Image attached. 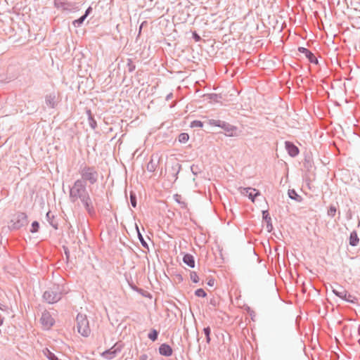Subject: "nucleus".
I'll use <instances>...</instances> for the list:
<instances>
[{"label":"nucleus","instance_id":"nucleus-20","mask_svg":"<svg viewBox=\"0 0 360 360\" xmlns=\"http://www.w3.org/2000/svg\"><path fill=\"white\" fill-rule=\"evenodd\" d=\"M195 294L196 296L198 297H206L207 294L206 292H205V290L203 289H198L195 292Z\"/></svg>","mask_w":360,"mask_h":360},{"label":"nucleus","instance_id":"nucleus-24","mask_svg":"<svg viewBox=\"0 0 360 360\" xmlns=\"http://www.w3.org/2000/svg\"><path fill=\"white\" fill-rule=\"evenodd\" d=\"M39 223L37 221H34L32 224L31 232L32 233L37 232L39 229Z\"/></svg>","mask_w":360,"mask_h":360},{"label":"nucleus","instance_id":"nucleus-28","mask_svg":"<svg viewBox=\"0 0 360 360\" xmlns=\"http://www.w3.org/2000/svg\"><path fill=\"white\" fill-rule=\"evenodd\" d=\"M262 214H263V218L264 219L268 220V221L271 220V218L269 217V213L266 210H263Z\"/></svg>","mask_w":360,"mask_h":360},{"label":"nucleus","instance_id":"nucleus-13","mask_svg":"<svg viewBox=\"0 0 360 360\" xmlns=\"http://www.w3.org/2000/svg\"><path fill=\"white\" fill-rule=\"evenodd\" d=\"M91 10V8L89 7L86 11V13L82 16L81 18H79V19L77 20H75L73 21V25L77 27L78 25H79L80 24H82L83 22V21L84 20V19L86 18V16L89 15L90 11Z\"/></svg>","mask_w":360,"mask_h":360},{"label":"nucleus","instance_id":"nucleus-8","mask_svg":"<svg viewBox=\"0 0 360 360\" xmlns=\"http://www.w3.org/2000/svg\"><path fill=\"white\" fill-rule=\"evenodd\" d=\"M240 193L243 195H246L250 199L254 202V198L260 195L259 192L255 188H240Z\"/></svg>","mask_w":360,"mask_h":360},{"label":"nucleus","instance_id":"nucleus-6","mask_svg":"<svg viewBox=\"0 0 360 360\" xmlns=\"http://www.w3.org/2000/svg\"><path fill=\"white\" fill-rule=\"evenodd\" d=\"M41 323L45 329H49L54 323V319L49 312L43 313Z\"/></svg>","mask_w":360,"mask_h":360},{"label":"nucleus","instance_id":"nucleus-10","mask_svg":"<svg viewBox=\"0 0 360 360\" xmlns=\"http://www.w3.org/2000/svg\"><path fill=\"white\" fill-rule=\"evenodd\" d=\"M159 352L161 354L165 356H171L172 354V349L171 347L166 344H162L159 348Z\"/></svg>","mask_w":360,"mask_h":360},{"label":"nucleus","instance_id":"nucleus-3","mask_svg":"<svg viewBox=\"0 0 360 360\" xmlns=\"http://www.w3.org/2000/svg\"><path fill=\"white\" fill-rule=\"evenodd\" d=\"M82 180L88 181L91 184H94L97 181L98 174L97 172L90 167H84L81 172Z\"/></svg>","mask_w":360,"mask_h":360},{"label":"nucleus","instance_id":"nucleus-14","mask_svg":"<svg viewBox=\"0 0 360 360\" xmlns=\"http://www.w3.org/2000/svg\"><path fill=\"white\" fill-rule=\"evenodd\" d=\"M358 242L359 238L357 234L355 232L352 233L349 237V244L352 246H355L357 245Z\"/></svg>","mask_w":360,"mask_h":360},{"label":"nucleus","instance_id":"nucleus-12","mask_svg":"<svg viewBox=\"0 0 360 360\" xmlns=\"http://www.w3.org/2000/svg\"><path fill=\"white\" fill-rule=\"evenodd\" d=\"M158 166V162H155L151 159L149 162L147 164V170L150 172H154Z\"/></svg>","mask_w":360,"mask_h":360},{"label":"nucleus","instance_id":"nucleus-22","mask_svg":"<svg viewBox=\"0 0 360 360\" xmlns=\"http://www.w3.org/2000/svg\"><path fill=\"white\" fill-rule=\"evenodd\" d=\"M210 328L209 327H207V328H204V333L206 335V341L207 342H210Z\"/></svg>","mask_w":360,"mask_h":360},{"label":"nucleus","instance_id":"nucleus-5","mask_svg":"<svg viewBox=\"0 0 360 360\" xmlns=\"http://www.w3.org/2000/svg\"><path fill=\"white\" fill-rule=\"evenodd\" d=\"M116 345H117L115 344L110 349L103 352L101 354V356L107 360H111L114 359L116 356L117 352L120 351V349L117 347Z\"/></svg>","mask_w":360,"mask_h":360},{"label":"nucleus","instance_id":"nucleus-21","mask_svg":"<svg viewBox=\"0 0 360 360\" xmlns=\"http://www.w3.org/2000/svg\"><path fill=\"white\" fill-rule=\"evenodd\" d=\"M148 338L153 340L155 341L158 338V332L155 330H153L149 334Z\"/></svg>","mask_w":360,"mask_h":360},{"label":"nucleus","instance_id":"nucleus-27","mask_svg":"<svg viewBox=\"0 0 360 360\" xmlns=\"http://www.w3.org/2000/svg\"><path fill=\"white\" fill-rule=\"evenodd\" d=\"M136 230H137V232H138L139 238L140 239V240H141V243H142L143 245H145V244H146V243H145V241H144V240H143V238L142 235H141V233L139 232V227H138V226H137V225L136 226Z\"/></svg>","mask_w":360,"mask_h":360},{"label":"nucleus","instance_id":"nucleus-19","mask_svg":"<svg viewBox=\"0 0 360 360\" xmlns=\"http://www.w3.org/2000/svg\"><path fill=\"white\" fill-rule=\"evenodd\" d=\"M288 195H289L290 198H291L292 199H295L298 201H300L301 200L300 197L296 193V192L294 190H289Z\"/></svg>","mask_w":360,"mask_h":360},{"label":"nucleus","instance_id":"nucleus-30","mask_svg":"<svg viewBox=\"0 0 360 360\" xmlns=\"http://www.w3.org/2000/svg\"><path fill=\"white\" fill-rule=\"evenodd\" d=\"M131 205L135 207L136 206V197L134 195H131Z\"/></svg>","mask_w":360,"mask_h":360},{"label":"nucleus","instance_id":"nucleus-1","mask_svg":"<svg viewBox=\"0 0 360 360\" xmlns=\"http://www.w3.org/2000/svg\"><path fill=\"white\" fill-rule=\"evenodd\" d=\"M86 185L83 180H77L70 189V197L75 200L80 198L84 205L89 207L91 205V199L86 192Z\"/></svg>","mask_w":360,"mask_h":360},{"label":"nucleus","instance_id":"nucleus-15","mask_svg":"<svg viewBox=\"0 0 360 360\" xmlns=\"http://www.w3.org/2000/svg\"><path fill=\"white\" fill-rule=\"evenodd\" d=\"M304 56H305V57L309 59V60L311 63H315V64L318 63L317 58L314 56V54L311 51H309L308 52H307V54H305Z\"/></svg>","mask_w":360,"mask_h":360},{"label":"nucleus","instance_id":"nucleus-11","mask_svg":"<svg viewBox=\"0 0 360 360\" xmlns=\"http://www.w3.org/2000/svg\"><path fill=\"white\" fill-rule=\"evenodd\" d=\"M183 261L185 264H186L191 268H193L195 266V261L193 257L191 255H185L183 258Z\"/></svg>","mask_w":360,"mask_h":360},{"label":"nucleus","instance_id":"nucleus-2","mask_svg":"<svg viewBox=\"0 0 360 360\" xmlns=\"http://www.w3.org/2000/svg\"><path fill=\"white\" fill-rule=\"evenodd\" d=\"M77 332L84 337H88L91 333L89 321L85 314H79L76 318Z\"/></svg>","mask_w":360,"mask_h":360},{"label":"nucleus","instance_id":"nucleus-25","mask_svg":"<svg viewBox=\"0 0 360 360\" xmlns=\"http://www.w3.org/2000/svg\"><path fill=\"white\" fill-rule=\"evenodd\" d=\"M190 276L193 282L198 283L199 281L198 276L195 272H191Z\"/></svg>","mask_w":360,"mask_h":360},{"label":"nucleus","instance_id":"nucleus-26","mask_svg":"<svg viewBox=\"0 0 360 360\" xmlns=\"http://www.w3.org/2000/svg\"><path fill=\"white\" fill-rule=\"evenodd\" d=\"M335 212H336V208L335 207H330V209L328 210V215L333 217V216H335Z\"/></svg>","mask_w":360,"mask_h":360},{"label":"nucleus","instance_id":"nucleus-29","mask_svg":"<svg viewBox=\"0 0 360 360\" xmlns=\"http://www.w3.org/2000/svg\"><path fill=\"white\" fill-rule=\"evenodd\" d=\"M298 51L300 53H303L304 55H305V54H307V52L309 51V50H307V49H305L303 46H300L299 49H298Z\"/></svg>","mask_w":360,"mask_h":360},{"label":"nucleus","instance_id":"nucleus-7","mask_svg":"<svg viewBox=\"0 0 360 360\" xmlns=\"http://www.w3.org/2000/svg\"><path fill=\"white\" fill-rule=\"evenodd\" d=\"M221 128L223 129L225 131V135L228 136H233L236 135L237 127L233 126L229 123L223 122L221 126Z\"/></svg>","mask_w":360,"mask_h":360},{"label":"nucleus","instance_id":"nucleus-16","mask_svg":"<svg viewBox=\"0 0 360 360\" xmlns=\"http://www.w3.org/2000/svg\"><path fill=\"white\" fill-rule=\"evenodd\" d=\"M189 139V136L188 134L186 133H181L179 136V141L180 143H186Z\"/></svg>","mask_w":360,"mask_h":360},{"label":"nucleus","instance_id":"nucleus-31","mask_svg":"<svg viewBox=\"0 0 360 360\" xmlns=\"http://www.w3.org/2000/svg\"><path fill=\"white\" fill-rule=\"evenodd\" d=\"M194 37L196 39V41H198L200 38L196 34H194Z\"/></svg>","mask_w":360,"mask_h":360},{"label":"nucleus","instance_id":"nucleus-32","mask_svg":"<svg viewBox=\"0 0 360 360\" xmlns=\"http://www.w3.org/2000/svg\"><path fill=\"white\" fill-rule=\"evenodd\" d=\"M208 284H209V285H212V282H209V283H208Z\"/></svg>","mask_w":360,"mask_h":360},{"label":"nucleus","instance_id":"nucleus-18","mask_svg":"<svg viewBox=\"0 0 360 360\" xmlns=\"http://www.w3.org/2000/svg\"><path fill=\"white\" fill-rule=\"evenodd\" d=\"M333 292L338 295V297L342 298V299H347V292L345 290H342L341 291H338L337 290H333Z\"/></svg>","mask_w":360,"mask_h":360},{"label":"nucleus","instance_id":"nucleus-33","mask_svg":"<svg viewBox=\"0 0 360 360\" xmlns=\"http://www.w3.org/2000/svg\"><path fill=\"white\" fill-rule=\"evenodd\" d=\"M1 334V330L0 329V335Z\"/></svg>","mask_w":360,"mask_h":360},{"label":"nucleus","instance_id":"nucleus-17","mask_svg":"<svg viewBox=\"0 0 360 360\" xmlns=\"http://www.w3.org/2000/svg\"><path fill=\"white\" fill-rule=\"evenodd\" d=\"M222 121L221 120H209L207 123L211 125V126H215V127H219L221 128V124H222Z\"/></svg>","mask_w":360,"mask_h":360},{"label":"nucleus","instance_id":"nucleus-23","mask_svg":"<svg viewBox=\"0 0 360 360\" xmlns=\"http://www.w3.org/2000/svg\"><path fill=\"white\" fill-rule=\"evenodd\" d=\"M202 126H203L202 122L200 121H198V120H195V121L192 122L191 124V127H202Z\"/></svg>","mask_w":360,"mask_h":360},{"label":"nucleus","instance_id":"nucleus-4","mask_svg":"<svg viewBox=\"0 0 360 360\" xmlns=\"http://www.w3.org/2000/svg\"><path fill=\"white\" fill-rule=\"evenodd\" d=\"M44 299L49 303H54L60 299V295L53 290H47L44 293Z\"/></svg>","mask_w":360,"mask_h":360},{"label":"nucleus","instance_id":"nucleus-9","mask_svg":"<svg viewBox=\"0 0 360 360\" xmlns=\"http://www.w3.org/2000/svg\"><path fill=\"white\" fill-rule=\"evenodd\" d=\"M285 148L288 150L289 155L292 157L296 156L299 153L297 147L290 142H285Z\"/></svg>","mask_w":360,"mask_h":360}]
</instances>
